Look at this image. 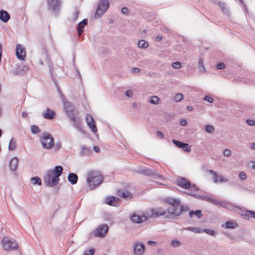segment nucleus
Wrapping results in <instances>:
<instances>
[{
    "label": "nucleus",
    "instance_id": "25",
    "mask_svg": "<svg viewBox=\"0 0 255 255\" xmlns=\"http://www.w3.org/2000/svg\"><path fill=\"white\" fill-rule=\"evenodd\" d=\"M239 0L241 2V3L242 4H243L244 5V6H245V4H244V2H243V0Z\"/></svg>",
    "mask_w": 255,
    "mask_h": 255
},
{
    "label": "nucleus",
    "instance_id": "15",
    "mask_svg": "<svg viewBox=\"0 0 255 255\" xmlns=\"http://www.w3.org/2000/svg\"><path fill=\"white\" fill-rule=\"evenodd\" d=\"M216 68L219 70H222L225 68V64L223 62L218 63L216 65Z\"/></svg>",
    "mask_w": 255,
    "mask_h": 255
},
{
    "label": "nucleus",
    "instance_id": "28",
    "mask_svg": "<svg viewBox=\"0 0 255 255\" xmlns=\"http://www.w3.org/2000/svg\"><path fill=\"white\" fill-rule=\"evenodd\" d=\"M24 74V72H22V73H21V74Z\"/></svg>",
    "mask_w": 255,
    "mask_h": 255
},
{
    "label": "nucleus",
    "instance_id": "24",
    "mask_svg": "<svg viewBox=\"0 0 255 255\" xmlns=\"http://www.w3.org/2000/svg\"><path fill=\"white\" fill-rule=\"evenodd\" d=\"M44 112H54L52 110H51L49 108H47Z\"/></svg>",
    "mask_w": 255,
    "mask_h": 255
},
{
    "label": "nucleus",
    "instance_id": "27",
    "mask_svg": "<svg viewBox=\"0 0 255 255\" xmlns=\"http://www.w3.org/2000/svg\"><path fill=\"white\" fill-rule=\"evenodd\" d=\"M2 55H0V62L1 61Z\"/></svg>",
    "mask_w": 255,
    "mask_h": 255
},
{
    "label": "nucleus",
    "instance_id": "7",
    "mask_svg": "<svg viewBox=\"0 0 255 255\" xmlns=\"http://www.w3.org/2000/svg\"><path fill=\"white\" fill-rule=\"evenodd\" d=\"M10 18L9 13L4 10H0V19L3 22H7Z\"/></svg>",
    "mask_w": 255,
    "mask_h": 255
},
{
    "label": "nucleus",
    "instance_id": "17",
    "mask_svg": "<svg viewBox=\"0 0 255 255\" xmlns=\"http://www.w3.org/2000/svg\"><path fill=\"white\" fill-rule=\"evenodd\" d=\"M126 95L128 97H131L133 95V92L130 90H127L126 92Z\"/></svg>",
    "mask_w": 255,
    "mask_h": 255
},
{
    "label": "nucleus",
    "instance_id": "5",
    "mask_svg": "<svg viewBox=\"0 0 255 255\" xmlns=\"http://www.w3.org/2000/svg\"><path fill=\"white\" fill-rule=\"evenodd\" d=\"M62 101L65 112H74L75 107L72 103L67 101L66 99H63Z\"/></svg>",
    "mask_w": 255,
    "mask_h": 255
},
{
    "label": "nucleus",
    "instance_id": "1",
    "mask_svg": "<svg viewBox=\"0 0 255 255\" xmlns=\"http://www.w3.org/2000/svg\"><path fill=\"white\" fill-rule=\"evenodd\" d=\"M42 59L45 61V62L47 63V64L48 65V67L49 68V72H50L51 77L52 80L54 82L55 86L57 87V91H58L61 98H62V100H63V99H65V98H64V96L63 93H62V91H61L60 88L59 87V86L58 85L57 81L54 78V75H53V64L50 60V59H49L48 54H47V51L45 47H43L42 49L41 57L39 60V63L41 65H43Z\"/></svg>",
    "mask_w": 255,
    "mask_h": 255
},
{
    "label": "nucleus",
    "instance_id": "29",
    "mask_svg": "<svg viewBox=\"0 0 255 255\" xmlns=\"http://www.w3.org/2000/svg\"><path fill=\"white\" fill-rule=\"evenodd\" d=\"M1 111V108L0 107V112Z\"/></svg>",
    "mask_w": 255,
    "mask_h": 255
},
{
    "label": "nucleus",
    "instance_id": "19",
    "mask_svg": "<svg viewBox=\"0 0 255 255\" xmlns=\"http://www.w3.org/2000/svg\"><path fill=\"white\" fill-rule=\"evenodd\" d=\"M140 71V69L138 68L135 67L132 69L131 72L133 74L137 73Z\"/></svg>",
    "mask_w": 255,
    "mask_h": 255
},
{
    "label": "nucleus",
    "instance_id": "10",
    "mask_svg": "<svg viewBox=\"0 0 255 255\" xmlns=\"http://www.w3.org/2000/svg\"><path fill=\"white\" fill-rule=\"evenodd\" d=\"M148 43L144 40H140L137 43V46L140 48L145 49L147 47Z\"/></svg>",
    "mask_w": 255,
    "mask_h": 255
},
{
    "label": "nucleus",
    "instance_id": "20",
    "mask_svg": "<svg viewBox=\"0 0 255 255\" xmlns=\"http://www.w3.org/2000/svg\"><path fill=\"white\" fill-rule=\"evenodd\" d=\"M162 37L159 35L155 37L156 41L159 42L162 40Z\"/></svg>",
    "mask_w": 255,
    "mask_h": 255
},
{
    "label": "nucleus",
    "instance_id": "4",
    "mask_svg": "<svg viewBox=\"0 0 255 255\" xmlns=\"http://www.w3.org/2000/svg\"><path fill=\"white\" fill-rule=\"evenodd\" d=\"M16 56L19 60H23L26 55L25 48L20 44H17L16 47Z\"/></svg>",
    "mask_w": 255,
    "mask_h": 255
},
{
    "label": "nucleus",
    "instance_id": "6",
    "mask_svg": "<svg viewBox=\"0 0 255 255\" xmlns=\"http://www.w3.org/2000/svg\"><path fill=\"white\" fill-rule=\"evenodd\" d=\"M88 23V19L84 18L82 21L80 22L78 24L77 32L79 35L82 34L84 31V28Z\"/></svg>",
    "mask_w": 255,
    "mask_h": 255
},
{
    "label": "nucleus",
    "instance_id": "11",
    "mask_svg": "<svg viewBox=\"0 0 255 255\" xmlns=\"http://www.w3.org/2000/svg\"><path fill=\"white\" fill-rule=\"evenodd\" d=\"M198 67L200 71L205 72L206 69L204 66V59L202 58H200L198 62Z\"/></svg>",
    "mask_w": 255,
    "mask_h": 255
},
{
    "label": "nucleus",
    "instance_id": "18",
    "mask_svg": "<svg viewBox=\"0 0 255 255\" xmlns=\"http://www.w3.org/2000/svg\"><path fill=\"white\" fill-rule=\"evenodd\" d=\"M122 12L125 14H128L129 13L128 9L126 7H124L122 8Z\"/></svg>",
    "mask_w": 255,
    "mask_h": 255
},
{
    "label": "nucleus",
    "instance_id": "21",
    "mask_svg": "<svg viewBox=\"0 0 255 255\" xmlns=\"http://www.w3.org/2000/svg\"><path fill=\"white\" fill-rule=\"evenodd\" d=\"M186 109L188 111H191L193 110V108H192V107L189 106H187L186 107Z\"/></svg>",
    "mask_w": 255,
    "mask_h": 255
},
{
    "label": "nucleus",
    "instance_id": "9",
    "mask_svg": "<svg viewBox=\"0 0 255 255\" xmlns=\"http://www.w3.org/2000/svg\"><path fill=\"white\" fill-rule=\"evenodd\" d=\"M219 6L222 9V11L226 14H228L229 13V9L226 7V4L224 2H219Z\"/></svg>",
    "mask_w": 255,
    "mask_h": 255
},
{
    "label": "nucleus",
    "instance_id": "3",
    "mask_svg": "<svg viewBox=\"0 0 255 255\" xmlns=\"http://www.w3.org/2000/svg\"><path fill=\"white\" fill-rule=\"evenodd\" d=\"M48 5L49 9L55 13L56 16L57 15L61 6L60 1L59 0H48Z\"/></svg>",
    "mask_w": 255,
    "mask_h": 255
},
{
    "label": "nucleus",
    "instance_id": "26",
    "mask_svg": "<svg viewBox=\"0 0 255 255\" xmlns=\"http://www.w3.org/2000/svg\"><path fill=\"white\" fill-rule=\"evenodd\" d=\"M25 69H23V71H24L25 70H28V68H27L26 67H25Z\"/></svg>",
    "mask_w": 255,
    "mask_h": 255
},
{
    "label": "nucleus",
    "instance_id": "14",
    "mask_svg": "<svg viewBox=\"0 0 255 255\" xmlns=\"http://www.w3.org/2000/svg\"><path fill=\"white\" fill-rule=\"evenodd\" d=\"M203 100L209 103H212L213 102V99L212 97L210 95L205 96L203 98Z\"/></svg>",
    "mask_w": 255,
    "mask_h": 255
},
{
    "label": "nucleus",
    "instance_id": "13",
    "mask_svg": "<svg viewBox=\"0 0 255 255\" xmlns=\"http://www.w3.org/2000/svg\"><path fill=\"white\" fill-rule=\"evenodd\" d=\"M183 99V96L181 93H177L174 97V100L176 102H180Z\"/></svg>",
    "mask_w": 255,
    "mask_h": 255
},
{
    "label": "nucleus",
    "instance_id": "8",
    "mask_svg": "<svg viewBox=\"0 0 255 255\" xmlns=\"http://www.w3.org/2000/svg\"><path fill=\"white\" fill-rule=\"evenodd\" d=\"M80 12V9L78 6H75L74 8V12H73V21H76L79 16Z\"/></svg>",
    "mask_w": 255,
    "mask_h": 255
},
{
    "label": "nucleus",
    "instance_id": "16",
    "mask_svg": "<svg viewBox=\"0 0 255 255\" xmlns=\"http://www.w3.org/2000/svg\"><path fill=\"white\" fill-rule=\"evenodd\" d=\"M172 67L175 69H179L181 66V64L180 62H174L172 64Z\"/></svg>",
    "mask_w": 255,
    "mask_h": 255
},
{
    "label": "nucleus",
    "instance_id": "22",
    "mask_svg": "<svg viewBox=\"0 0 255 255\" xmlns=\"http://www.w3.org/2000/svg\"><path fill=\"white\" fill-rule=\"evenodd\" d=\"M2 45L1 43H0V55H2Z\"/></svg>",
    "mask_w": 255,
    "mask_h": 255
},
{
    "label": "nucleus",
    "instance_id": "23",
    "mask_svg": "<svg viewBox=\"0 0 255 255\" xmlns=\"http://www.w3.org/2000/svg\"><path fill=\"white\" fill-rule=\"evenodd\" d=\"M77 74H78V76H79V79H80V80H81V79H82V77H81V74H80V72H79L78 70H77Z\"/></svg>",
    "mask_w": 255,
    "mask_h": 255
},
{
    "label": "nucleus",
    "instance_id": "2",
    "mask_svg": "<svg viewBox=\"0 0 255 255\" xmlns=\"http://www.w3.org/2000/svg\"><path fill=\"white\" fill-rule=\"evenodd\" d=\"M109 5L110 3L108 0H101L99 3L95 13V18H99L104 14L109 8Z\"/></svg>",
    "mask_w": 255,
    "mask_h": 255
},
{
    "label": "nucleus",
    "instance_id": "12",
    "mask_svg": "<svg viewBox=\"0 0 255 255\" xmlns=\"http://www.w3.org/2000/svg\"><path fill=\"white\" fill-rule=\"evenodd\" d=\"M159 100V98L157 96H154L150 97L149 102L152 104H156L158 103Z\"/></svg>",
    "mask_w": 255,
    "mask_h": 255
}]
</instances>
